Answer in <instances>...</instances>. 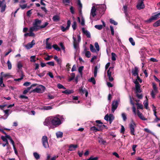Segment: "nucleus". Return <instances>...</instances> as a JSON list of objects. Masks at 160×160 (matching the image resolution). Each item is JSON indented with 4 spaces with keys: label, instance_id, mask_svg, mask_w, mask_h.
<instances>
[{
    "label": "nucleus",
    "instance_id": "nucleus-49",
    "mask_svg": "<svg viewBox=\"0 0 160 160\" xmlns=\"http://www.w3.org/2000/svg\"><path fill=\"white\" fill-rule=\"evenodd\" d=\"M83 68L84 67L83 66H82L79 67L78 69V72L81 75H82V71L83 69Z\"/></svg>",
    "mask_w": 160,
    "mask_h": 160
},
{
    "label": "nucleus",
    "instance_id": "nucleus-43",
    "mask_svg": "<svg viewBox=\"0 0 160 160\" xmlns=\"http://www.w3.org/2000/svg\"><path fill=\"white\" fill-rule=\"evenodd\" d=\"M85 55L86 57L88 58H89L91 56V53L90 51H86L85 52Z\"/></svg>",
    "mask_w": 160,
    "mask_h": 160
},
{
    "label": "nucleus",
    "instance_id": "nucleus-60",
    "mask_svg": "<svg viewBox=\"0 0 160 160\" xmlns=\"http://www.w3.org/2000/svg\"><path fill=\"white\" fill-rule=\"evenodd\" d=\"M70 12L72 14L75 13L74 9L73 6H71L70 8Z\"/></svg>",
    "mask_w": 160,
    "mask_h": 160
},
{
    "label": "nucleus",
    "instance_id": "nucleus-58",
    "mask_svg": "<svg viewBox=\"0 0 160 160\" xmlns=\"http://www.w3.org/2000/svg\"><path fill=\"white\" fill-rule=\"evenodd\" d=\"M22 66H23L21 62H18L17 64V67L19 69H20L22 68Z\"/></svg>",
    "mask_w": 160,
    "mask_h": 160
},
{
    "label": "nucleus",
    "instance_id": "nucleus-17",
    "mask_svg": "<svg viewBox=\"0 0 160 160\" xmlns=\"http://www.w3.org/2000/svg\"><path fill=\"white\" fill-rule=\"evenodd\" d=\"M137 114L138 117L142 120H146L147 119L145 118L143 115L142 113H141L139 110L137 111Z\"/></svg>",
    "mask_w": 160,
    "mask_h": 160
},
{
    "label": "nucleus",
    "instance_id": "nucleus-40",
    "mask_svg": "<svg viewBox=\"0 0 160 160\" xmlns=\"http://www.w3.org/2000/svg\"><path fill=\"white\" fill-rule=\"evenodd\" d=\"M75 77V74L74 73H72L71 74V77L68 80L69 81H71L73 80Z\"/></svg>",
    "mask_w": 160,
    "mask_h": 160
},
{
    "label": "nucleus",
    "instance_id": "nucleus-22",
    "mask_svg": "<svg viewBox=\"0 0 160 160\" xmlns=\"http://www.w3.org/2000/svg\"><path fill=\"white\" fill-rule=\"evenodd\" d=\"M74 91L72 90L67 89L64 91H62V93L66 94H70L73 92Z\"/></svg>",
    "mask_w": 160,
    "mask_h": 160
},
{
    "label": "nucleus",
    "instance_id": "nucleus-25",
    "mask_svg": "<svg viewBox=\"0 0 160 160\" xmlns=\"http://www.w3.org/2000/svg\"><path fill=\"white\" fill-rule=\"evenodd\" d=\"M52 20L54 22H57L60 20V18L58 15H56L53 16Z\"/></svg>",
    "mask_w": 160,
    "mask_h": 160
},
{
    "label": "nucleus",
    "instance_id": "nucleus-15",
    "mask_svg": "<svg viewBox=\"0 0 160 160\" xmlns=\"http://www.w3.org/2000/svg\"><path fill=\"white\" fill-rule=\"evenodd\" d=\"M97 12V8H96L95 6H93L91 10V14L93 17L96 15V12Z\"/></svg>",
    "mask_w": 160,
    "mask_h": 160
},
{
    "label": "nucleus",
    "instance_id": "nucleus-45",
    "mask_svg": "<svg viewBox=\"0 0 160 160\" xmlns=\"http://www.w3.org/2000/svg\"><path fill=\"white\" fill-rule=\"evenodd\" d=\"M90 51L93 52H96V50L94 48V46L92 44H90Z\"/></svg>",
    "mask_w": 160,
    "mask_h": 160
},
{
    "label": "nucleus",
    "instance_id": "nucleus-48",
    "mask_svg": "<svg viewBox=\"0 0 160 160\" xmlns=\"http://www.w3.org/2000/svg\"><path fill=\"white\" fill-rule=\"evenodd\" d=\"M98 157H93L92 156H91L87 160H98Z\"/></svg>",
    "mask_w": 160,
    "mask_h": 160
},
{
    "label": "nucleus",
    "instance_id": "nucleus-3",
    "mask_svg": "<svg viewBox=\"0 0 160 160\" xmlns=\"http://www.w3.org/2000/svg\"><path fill=\"white\" fill-rule=\"evenodd\" d=\"M41 23V21L38 19L35 20V22L33 23L32 27H31L36 29V31H38L40 29V25Z\"/></svg>",
    "mask_w": 160,
    "mask_h": 160
},
{
    "label": "nucleus",
    "instance_id": "nucleus-54",
    "mask_svg": "<svg viewBox=\"0 0 160 160\" xmlns=\"http://www.w3.org/2000/svg\"><path fill=\"white\" fill-rule=\"evenodd\" d=\"M46 48L47 49H52V47L51 44L48 43H46Z\"/></svg>",
    "mask_w": 160,
    "mask_h": 160
},
{
    "label": "nucleus",
    "instance_id": "nucleus-36",
    "mask_svg": "<svg viewBox=\"0 0 160 160\" xmlns=\"http://www.w3.org/2000/svg\"><path fill=\"white\" fill-rule=\"evenodd\" d=\"M30 62H36V60H35L36 58V56H31L30 58Z\"/></svg>",
    "mask_w": 160,
    "mask_h": 160
},
{
    "label": "nucleus",
    "instance_id": "nucleus-51",
    "mask_svg": "<svg viewBox=\"0 0 160 160\" xmlns=\"http://www.w3.org/2000/svg\"><path fill=\"white\" fill-rule=\"evenodd\" d=\"M123 8L124 9L123 11L124 13H125L126 16L127 17L128 15V14L127 13V6H124L123 7Z\"/></svg>",
    "mask_w": 160,
    "mask_h": 160
},
{
    "label": "nucleus",
    "instance_id": "nucleus-18",
    "mask_svg": "<svg viewBox=\"0 0 160 160\" xmlns=\"http://www.w3.org/2000/svg\"><path fill=\"white\" fill-rule=\"evenodd\" d=\"M82 30L83 33L86 35L88 38H90L91 37V34L87 30H85L84 28H82Z\"/></svg>",
    "mask_w": 160,
    "mask_h": 160
},
{
    "label": "nucleus",
    "instance_id": "nucleus-47",
    "mask_svg": "<svg viewBox=\"0 0 160 160\" xmlns=\"http://www.w3.org/2000/svg\"><path fill=\"white\" fill-rule=\"evenodd\" d=\"M143 104L144 105L145 108L146 109H148V100L147 98V100L146 101H144Z\"/></svg>",
    "mask_w": 160,
    "mask_h": 160
},
{
    "label": "nucleus",
    "instance_id": "nucleus-29",
    "mask_svg": "<svg viewBox=\"0 0 160 160\" xmlns=\"http://www.w3.org/2000/svg\"><path fill=\"white\" fill-rule=\"evenodd\" d=\"M79 91L80 92L82 93V94H83L85 93L87 90H86L85 88H83V87H81L79 89Z\"/></svg>",
    "mask_w": 160,
    "mask_h": 160
},
{
    "label": "nucleus",
    "instance_id": "nucleus-33",
    "mask_svg": "<svg viewBox=\"0 0 160 160\" xmlns=\"http://www.w3.org/2000/svg\"><path fill=\"white\" fill-rule=\"evenodd\" d=\"M98 70V68L97 66H95L94 67V75L95 77H96L97 76Z\"/></svg>",
    "mask_w": 160,
    "mask_h": 160
},
{
    "label": "nucleus",
    "instance_id": "nucleus-37",
    "mask_svg": "<svg viewBox=\"0 0 160 160\" xmlns=\"http://www.w3.org/2000/svg\"><path fill=\"white\" fill-rule=\"evenodd\" d=\"M33 154L34 156L36 159L38 160L40 158V157L39 155L37 152H35Z\"/></svg>",
    "mask_w": 160,
    "mask_h": 160
},
{
    "label": "nucleus",
    "instance_id": "nucleus-55",
    "mask_svg": "<svg viewBox=\"0 0 160 160\" xmlns=\"http://www.w3.org/2000/svg\"><path fill=\"white\" fill-rule=\"evenodd\" d=\"M31 89V88L28 87L27 88V89L24 90L23 92V93L24 94H27L28 91L30 90Z\"/></svg>",
    "mask_w": 160,
    "mask_h": 160
},
{
    "label": "nucleus",
    "instance_id": "nucleus-57",
    "mask_svg": "<svg viewBox=\"0 0 160 160\" xmlns=\"http://www.w3.org/2000/svg\"><path fill=\"white\" fill-rule=\"evenodd\" d=\"M110 22L111 23L113 24L114 25H116L118 24V23L115 22L114 20L112 19H110Z\"/></svg>",
    "mask_w": 160,
    "mask_h": 160
},
{
    "label": "nucleus",
    "instance_id": "nucleus-20",
    "mask_svg": "<svg viewBox=\"0 0 160 160\" xmlns=\"http://www.w3.org/2000/svg\"><path fill=\"white\" fill-rule=\"evenodd\" d=\"M142 91L141 89V85L135 87V93H141Z\"/></svg>",
    "mask_w": 160,
    "mask_h": 160
},
{
    "label": "nucleus",
    "instance_id": "nucleus-46",
    "mask_svg": "<svg viewBox=\"0 0 160 160\" xmlns=\"http://www.w3.org/2000/svg\"><path fill=\"white\" fill-rule=\"evenodd\" d=\"M89 82H92L93 84H96V81L93 77H92L90 79L88 80Z\"/></svg>",
    "mask_w": 160,
    "mask_h": 160
},
{
    "label": "nucleus",
    "instance_id": "nucleus-6",
    "mask_svg": "<svg viewBox=\"0 0 160 160\" xmlns=\"http://www.w3.org/2000/svg\"><path fill=\"white\" fill-rule=\"evenodd\" d=\"M160 15V12L154 16H152L148 19L146 20L145 22L147 23L152 22L153 20H157Z\"/></svg>",
    "mask_w": 160,
    "mask_h": 160
},
{
    "label": "nucleus",
    "instance_id": "nucleus-63",
    "mask_svg": "<svg viewBox=\"0 0 160 160\" xmlns=\"http://www.w3.org/2000/svg\"><path fill=\"white\" fill-rule=\"evenodd\" d=\"M122 116L124 121H126L127 118L125 113H123L122 114Z\"/></svg>",
    "mask_w": 160,
    "mask_h": 160
},
{
    "label": "nucleus",
    "instance_id": "nucleus-56",
    "mask_svg": "<svg viewBox=\"0 0 160 160\" xmlns=\"http://www.w3.org/2000/svg\"><path fill=\"white\" fill-rule=\"evenodd\" d=\"M99 143H101L102 144L104 145L106 143V142L105 141L103 140V139L101 138H100V140H99Z\"/></svg>",
    "mask_w": 160,
    "mask_h": 160
},
{
    "label": "nucleus",
    "instance_id": "nucleus-39",
    "mask_svg": "<svg viewBox=\"0 0 160 160\" xmlns=\"http://www.w3.org/2000/svg\"><path fill=\"white\" fill-rule=\"evenodd\" d=\"M33 46L30 42L26 45L25 47L27 49H30L32 48Z\"/></svg>",
    "mask_w": 160,
    "mask_h": 160
},
{
    "label": "nucleus",
    "instance_id": "nucleus-10",
    "mask_svg": "<svg viewBox=\"0 0 160 160\" xmlns=\"http://www.w3.org/2000/svg\"><path fill=\"white\" fill-rule=\"evenodd\" d=\"M118 104L117 101H114L112 102V112H114L117 109Z\"/></svg>",
    "mask_w": 160,
    "mask_h": 160
},
{
    "label": "nucleus",
    "instance_id": "nucleus-38",
    "mask_svg": "<svg viewBox=\"0 0 160 160\" xmlns=\"http://www.w3.org/2000/svg\"><path fill=\"white\" fill-rule=\"evenodd\" d=\"M7 64L8 66V69L10 70L12 68V65L11 62L9 60H8L7 62Z\"/></svg>",
    "mask_w": 160,
    "mask_h": 160
},
{
    "label": "nucleus",
    "instance_id": "nucleus-13",
    "mask_svg": "<svg viewBox=\"0 0 160 160\" xmlns=\"http://www.w3.org/2000/svg\"><path fill=\"white\" fill-rule=\"evenodd\" d=\"M138 68L137 67H135L134 68V69L132 70V75L135 77L136 76H137V75H138Z\"/></svg>",
    "mask_w": 160,
    "mask_h": 160
},
{
    "label": "nucleus",
    "instance_id": "nucleus-52",
    "mask_svg": "<svg viewBox=\"0 0 160 160\" xmlns=\"http://www.w3.org/2000/svg\"><path fill=\"white\" fill-rule=\"evenodd\" d=\"M129 42L131 43L132 45V46H134L135 45V42L134 41L133 39L132 38H130L129 39Z\"/></svg>",
    "mask_w": 160,
    "mask_h": 160
},
{
    "label": "nucleus",
    "instance_id": "nucleus-42",
    "mask_svg": "<svg viewBox=\"0 0 160 160\" xmlns=\"http://www.w3.org/2000/svg\"><path fill=\"white\" fill-rule=\"evenodd\" d=\"M90 130L93 131L95 132L99 131V130L98 129V128H96L95 126H92L90 128Z\"/></svg>",
    "mask_w": 160,
    "mask_h": 160
},
{
    "label": "nucleus",
    "instance_id": "nucleus-1",
    "mask_svg": "<svg viewBox=\"0 0 160 160\" xmlns=\"http://www.w3.org/2000/svg\"><path fill=\"white\" fill-rule=\"evenodd\" d=\"M58 116L57 115L56 117L51 116V124L55 127L59 126L62 123L60 118L57 117Z\"/></svg>",
    "mask_w": 160,
    "mask_h": 160
},
{
    "label": "nucleus",
    "instance_id": "nucleus-62",
    "mask_svg": "<svg viewBox=\"0 0 160 160\" xmlns=\"http://www.w3.org/2000/svg\"><path fill=\"white\" fill-rule=\"evenodd\" d=\"M136 93V96L139 99H142L143 97V95L142 94H139L138 93Z\"/></svg>",
    "mask_w": 160,
    "mask_h": 160
},
{
    "label": "nucleus",
    "instance_id": "nucleus-7",
    "mask_svg": "<svg viewBox=\"0 0 160 160\" xmlns=\"http://www.w3.org/2000/svg\"><path fill=\"white\" fill-rule=\"evenodd\" d=\"M42 142L43 146L45 148L49 147V145L48 142L47 137L46 136H43L42 138Z\"/></svg>",
    "mask_w": 160,
    "mask_h": 160
},
{
    "label": "nucleus",
    "instance_id": "nucleus-9",
    "mask_svg": "<svg viewBox=\"0 0 160 160\" xmlns=\"http://www.w3.org/2000/svg\"><path fill=\"white\" fill-rule=\"evenodd\" d=\"M6 7L5 1L3 0L2 1H0V7L1 8V12H3L5 11Z\"/></svg>",
    "mask_w": 160,
    "mask_h": 160
},
{
    "label": "nucleus",
    "instance_id": "nucleus-2",
    "mask_svg": "<svg viewBox=\"0 0 160 160\" xmlns=\"http://www.w3.org/2000/svg\"><path fill=\"white\" fill-rule=\"evenodd\" d=\"M46 88L42 85H39L38 88H36L32 91L33 92H37L39 93H42L44 92L46 90Z\"/></svg>",
    "mask_w": 160,
    "mask_h": 160
},
{
    "label": "nucleus",
    "instance_id": "nucleus-19",
    "mask_svg": "<svg viewBox=\"0 0 160 160\" xmlns=\"http://www.w3.org/2000/svg\"><path fill=\"white\" fill-rule=\"evenodd\" d=\"M72 38L73 40V44L74 48L75 49H77L78 48V44L77 42L76 38L74 36Z\"/></svg>",
    "mask_w": 160,
    "mask_h": 160
},
{
    "label": "nucleus",
    "instance_id": "nucleus-64",
    "mask_svg": "<svg viewBox=\"0 0 160 160\" xmlns=\"http://www.w3.org/2000/svg\"><path fill=\"white\" fill-rule=\"evenodd\" d=\"M77 4L79 6L78 8H82V5L81 2L80 0H78L77 2Z\"/></svg>",
    "mask_w": 160,
    "mask_h": 160
},
{
    "label": "nucleus",
    "instance_id": "nucleus-30",
    "mask_svg": "<svg viewBox=\"0 0 160 160\" xmlns=\"http://www.w3.org/2000/svg\"><path fill=\"white\" fill-rule=\"evenodd\" d=\"M153 26L155 27L160 26V20L157 21L153 23Z\"/></svg>",
    "mask_w": 160,
    "mask_h": 160
},
{
    "label": "nucleus",
    "instance_id": "nucleus-59",
    "mask_svg": "<svg viewBox=\"0 0 160 160\" xmlns=\"http://www.w3.org/2000/svg\"><path fill=\"white\" fill-rule=\"evenodd\" d=\"M48 24V22H45L44 25L40 26V29L45 28Z\"/></svg>",
    "mask_w": 160,
    "mask_h": 160
},
{
    "label": "nucleus",
    "instance_id": "nucleus-4",
    "mask_svg": "<svg viewBox=\"0 0 160 160\" xmlns=\"http://www.w3.org/2000/svg\"><path fill=\"white\" fill-rule=\"evenodd\" d=\"M136 126V125L135 123L133 121H132L129 125V128L130 129V133L131 135H135V128Z\"/></svg>",
    "mask_w": 160,
    "mask_h": 160
},
{
    "label": "nucleus",
    "instance_id": "nucleus-5",
    "mask_svg": "<svg viewBox=\"0 0 160 160\" xmlns=\"http://www.w3.org/2000/svg\"><path fill=\"white\" fill-rule=\"evenodd\" d=\"M97 12L100 14H103L106 9V6L104 4L101 5L97 7Z\"/></svg>",
    "mask_w": 160,
    "mask_h": 160
},
{
    "label": "nucleus",
    "instance_id": "nucleus-34",
    "mask_svg": "<svg viewBox=\"0 0 160 160\" xmlns=\"http://www.w3.org/2000/svg\"><path fill=\"white\" fill-rule=\"evenodd\" d=\"M52 47L56 50L58 51H59L61 50L60 48L58 47V45L57 44H53Z\"/></svg>",
    "mask_w": 160,
    "mask_h": 160
},
{
    "label": "nucleus",
    "instance_id": "nucleus-14",
    "mask_svg": "<svg viewBox=\"0 0 160 160\" xmlns=\"http://www.w3.org/2000/svg\"><path fill=\"white\" fill-rule=\"evenodd\" d=\"M78 146L77 145H74L71 144L70 145L69 147L68 150L70 151H73L75 150L76 148L78 147Z\"/></svg>",
    "mask_w": 160,
    "mask_h": 160
},
{
    "label": "nucleus",
    "instance_id": "nucleus-61",
    "mask_svg": "<svg viewBox=\"0 0 160 160\" xmlns=\"http://www.w3.org/2000/svg\"><path fill=\"white\" fill-rule=\"evenodd\" d=\"M95 46L96 49L98 51H99V46L97 42H96L95 43Z\"/></svg>",
    "mask_w": 160,
    "mask_h": 160
},
{
    "label": "nucleus",
    "instance_id": "nucleus-53",
    "mask_svg": "<svg viewBox=\"0 0 160 160\" xmlns=\"http://www.w3.org/2000/svg\"><path fill=\"white\" fill-rule=\"evenodd\" d=\"M57 87L59 89H65L66 88L62 85L60 83H58L57 85Z\"/></svg>",
    "mask_w": 160,
    "mask_h": 160
},
{
    "label": "nucleus",
    "instance_id": "nucleus-31",
    "mask_svg": "<svg viewBox=\"0 0 160 160\" xmlns=\"http://www.w3.org/2000/svg\"><path fill=\"white\" fill-rule=\"evenodd\" d=\"M93 124L98 127L97 128L99 130V131H101L102 130V124H97L95 125V124L94 123Z\"/></svg>",
    "mask_w": 160,
    "mask_h": 160
},
{
    "label": "nucleus",
    "instance_id": "nucleus-27",
    "mask_svg": "<svg viewBox=\"0 0 160 160\" xmlns=\"http://www.w3.org/2000/svg\"><path fill=\"white\" fill-rule=\"evenodd\" d=\"M57 138H61L63 136V133L62 132H58L56 133Z\"/></svg>",
    "mask_w": 160,
    "mask_h": 160
},
{
    "label": "nucleus",
    "instance_id": "nucleus-21",
    "mask_svg": "<svg viewBox=\"0 0 160 160\" xmlns=\"http://www.w3.org/2000/svg\"><path fill=\"white\" fill-rule=\"evenodd\" d=\"M30 32L29 33V36H35V35L32 32L34 31H36V29L31 27L29 29Z\"/></svg>",
    "mask_w": 160,
    "mask_h": 160
},
{
    "label": "nucleus",
    "instance_id": "nucleus-16",
    "mask_svg": "<svg viewBox=\"0 0 160 160\" xmlns=\"http://www.w3.org/2000/svg\"><path fill=\"white\" fill-rule=\"evenodd\" d=\"M53 106H44L42 108H39L40 110H48L52 109Z\"/></svg>",
    "mask_w": 160,
    "mask_h": 160
},
{
    "label": "nucleus",
    "instance_id": "nucleus-26",
    "mask_svg": "<svg viewBox=\"0 0 160 160\" xmlns=\"http://www.w3.org/2000/svg\"><path fill=\"white\" fill-rule=\"evenodd\" d=\"M113 67H110L109 69L107 71V76H111L112 71L113 70Z\"/></svg>",
    "mask_w": 160,
    "mask_h": 160
},
{
    "label": "nucleus",
    "instance_id": "nucleus-24",
    "mask_svg": "<svg viewBox=\"0 0 160 160\" xmlns=\"http://www.w3.org/2000/svg\"><path fill=\"white\" fill-rule=\"evenodd\" d=\"M114 117L113 115L112 114H109V123L111 124L112 122V121L114 120Z\"/></svg>",
    "mask_w": 160,
    "mask_h": 160
},
{
    "label": "nucleus",
    "instance_id": "nucleus-12",
    "mask_svg": "<svg viewBox=\"0 0 160 160\" xmlns=\"http://www.w3.org/2000/svg\"><path fill=\"white\" fill-rule=\"evenodd\" d=\"M51 117L47 118L43 122V124L45 126H48L51 124Z\"/></svg>",
    "mask_w": 160,
    "mask_h": 160
},
{
    "label": "nucleus",
    "instance_id": "nucleus-32",
    "mask_svg": "<svg viewBox=\"0 0 160 160\" xmlns=\"http://www.w3.org/2000/svg\"><path fill=\"white\" fill-rule=\"evenodd\" d=\"M111 56L112 60L115 61L116 60V57H117L116 54L114 52H112L111 53Z\"/></svg>",
    "mask_w": 160,
    "mask_h": 160
},
{
    "label": "nucleus",
    "instance_id": "nucleus-35",
    "mask_svg": "<svg viewBox=\"0 0 160 160\" xmlns=\"http://www.w3.org/2000/svg\"><path fill=\"white\" fill-rule=\"evenodd\" d=\"M136 104L137 106V108L138 109H143V106L142 104H139L138 102H137V103H136Z\"/></svg>",
    "mask_w": 160,
    "mask_h": 160
},
{
    "label": "nucleus",
    "instance_id": "nucleus-44",
    "mask_svg": "<svg viewBox=\"0 0 160 160\" xmlns=\"http://www.w3.org/2000/svg\"><path fill=\"white\" fill-rule=\"evenodd\" d=\"M94 27L96 29L100 30L102 28V25H95Z\"/></svg>",
    "mask_w": 160,
    "mask_h": 160
},
{
    "label": "nucleus",
    "instance_id": "nucleus-23",
    "mask_svg": "<svg viewBox=\"0 0 160 160\" xmlns=\"http://www.w3.org/2000/svg\"><path fill=\"white\" fill-rule=\"evenodd\" d=\"M154 90H152L151 92V95L152 97L154 99L155 98V95L158 93V90H157V92H155Z\"/></svg>",
    "mask_w": 160,
    "mask_h": 160
},
{
    "label": "nucleus",
    "instance_id": "nucleus-28",
    "mask_svg": "<svg viewBox=\"0 0 160 160\" xmlns=\"http://www.w3.org/2000/svg\"><path fill=\"white\" fill-rule=\"evenodd\" d=\"M3 78L2 76L0 77V86L1 87H5V85L3 83Z\"/></svg>",
    "mask_w": 160,
    "mask_h": 160
},
{
    "label": "nucleus",
    "instance_id": "nucleus-8",
    "mask_svg": "<svg viewBox=\"0 0 160 160\" xmlns=\"http://www.w3.org/2000/svg\"><path fill=\"white\" fill-rule=\"evenodd\" d=\"M144 0H138L136 7L138 10H141L144 8L145 6L144 4Z\"/></svg>",
    "mask_w": 160,
    "mask_h": 160
},
{
    "label": "nucleus",
    "instance_id": "nucleus-41",
    "mask_svg": "<svg viewBox=\"0 0 160 160\" xmlns=\"http://www.w3.org/2000/svg\"><path fill=\"white\" fill-rule=\"evenodd\" d=\"M152 85L153 90H154L155 92H157V90H158V89L156 84L154 82H153L152 83Z\"/></svg>",
    "mask_w": 160,
    "mask_h": 160
},
{
    "label": "nucleus",
    "instance_id": "nucleus-11",
    "mask_svg": "<svg viewBox=\"0 0 160 160\" xmlns=\"http://www.w3.org/2000/svg\"><path fill=\"white\" fill-rule=\"evenodd\" d=\"M71 24V21L70 20H68L67 22V25L66 28H65L63 26L61 27V29L62 32H65L66 30H68Z\"/></svg>",
    "mask_w": 160,
    "mask_h": 160
},
{
    "label": "nucleus",
    "instance_id": "nucleus-50",
    "mask_svg": "<svg viewBox=\"0 0 160 160\" xmlns=\"http://www.w3.org/2000/svg\"><path fill=\"white\" fill-rule=\"evenodd\" d=\"M72 27L74 30L76 29L77 27V23L76 21H74L73 22L72 25Z\"/></svg>",
    "mask_w": 160,
    "mask_h": 160
}]
</instances>
